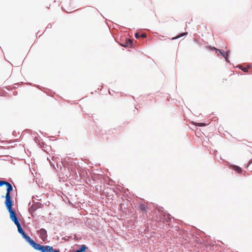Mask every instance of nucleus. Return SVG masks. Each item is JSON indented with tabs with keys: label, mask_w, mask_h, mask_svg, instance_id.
I'll use <instances>...</instances> for the list:
<instances>
[{
	"label": "nucleus",
	"mask_w": 252,
	"mask_h": 252,
	"mask_svg": "<svg viewBox=\"0 0 252 252\" xmlns=\"http://www.w3.org/2000/svg\"><path fill=\"white\" fill-rule=\"evenodd\" d=\"M30 245L36 250L41 252H52L53 248L50 246H42L37 244L33 240L31 243Z\"/></svg>",
	"instance_id": "nucleus-1"
},
{
	"label": "nucleus",
	"mask_w": 252,
	"mask_h": 252,
	"mask_svg": "<svg viewBox=\"0 0 252 252\" xmlns=\"http://www.w3.org/2000/svg\"><path fill=\"white\" fill-rule=\"evenodd\" d=\"M17 227L18 228V231L19 233H20L22 235L23 238H24L26 240V241L30 244L33 240H32L30 236H28L25 233V232L21 227V224H19L18 226H17Z\"/></svg>",
	"instance_id": "nucleus-2"
},
{
	"label": "nucleus",
	"mask_w": 252,
	"mask_h": 252,
	"mask_svg": "<svg viewBox=\"0 0 252 252\" xmlns=\"http://www.w3.org/2000/svg\"><path fill=\"white\" fill-rule=\"evenodd\" d=\"M37 233L43 241H45L47 239V233L46 230L44 228H41L37 231Z\"/></svg>",
	"instance_id": "nucleus-3"
},
{
	"label": "nucleus",
	"mask_w": 252,
	"mask_h": 252,
	"mask_svg": "<svg viewBox=\"0 0 252 252\" xmlns=\"http://www.w3.org/2000/svg\"><path fill=\"white\" fill-rule=\"evenodd\" d=\"M5 203L8 212L13 211L12 210V202L11 200L10 196H5Z\"/></svg>",
	"instance_id": "nucleus-4"
},
{
	"label": "nucleus",
	"mask_w": 252,
	"mask_h": 252,
	"mask_svg": "<svg viewBox=\"0 0 252 252\" xmlns=\"http://www.w3.org/2000/svg\"><path fill=\"white\" fill-rule=\"evenodd\" d=\"M9 212L10 213V219L14 222L16 226H18L19 224H20V222H19L18 219L16 217V213L13 211H11Z\"/></svg>",
	"instance_id": "nucleus-5"
},
{
	"label": "nucleus",
	"mask_w": 252,
	"mask_h": 252,
	"mask_svg": "<svg viewBox=\"0 0 252 252\" xmlns=\"http://www.w3.org/2000/svg\"><path fill=\"white\" fill-rule=\"evenodd\" d=\"M4 185H6L7 187V192L5 196H10V192L13 189L12 185L6 181L5 182Z\"/></svg>",
	"instance_id": "nucleus-6"
},
{
	"label": "nucleus",
	"mask_w": 252,
	"mask_h": 252,
	"mask_svg": "<svg viewBox=\"0 0 252 252\" xmlns=\"http://www.w3.org/2000/svg\"><path fill=\"white\" fill-rule=\"evenodd\" d=\"M220 53L221 54V55L225 58V61L227 62H229V61H228V56L229 55V54L230 53V52L229 51L226 52H221V50H218Z\"/></svg>",
	"instance_id": "nucleus-7"
},
{
	"label": "nucleus",
	"mask_w": 252,
	"mask_h": 252,
	"mask_svg": "<svg viewBox=\"0 0 252 252\" xmlns=\"http://www.w3.org/2000/svg\"><path fill=\"white\" fill-rule=\"evenodd\" d=\"M238 67L242 69L243 71H244L245 72H248V69L250 68L251 65H248L247 67H243L242 65H239Z\"/></svg>",
	"instance_id": "nucleus-8"
},
{
	"label": "nucleus",
	"mask_w": 252,
	"mask_h": 252,
	"mask_svg": "<svg viewBox=\"0 0 252 252\" xmlns=\"http://www.w3.org/2000/svg\"><path fill=\"white\" fill-rule=\"evenodd\" d=\"M86 249V246L85 245H82L81 246L80 249L78 250L80 252H83L85 251Z\"/></svg>",
	"instance_id": "nucleus-9"
},
{
	"label": "nucleus",
	"mask_w": 252,
	"mask_h": 252,
	"mask_svg": "<svg viewBox=\"0 0 252 252\" xmlns=\"http://www.w3.org/2000/svg\"><path fill=\"white\" fill-rule=\"evenodd\" d=\"M233 169L236 171L237 172H239V173H240L242 171V169L240 167H239V166H233Z\"/></svg>",
	"instance_id": "nucleus-10"
},
{
	"label": "nucleus",
	"mask_w": 252,
	"mask_h": 252,
	"mask_svg": "<svg viewBox=\"0 0 252 252\" xmlns=\"http://www.w3.org/2000/svg\"><path fill=\"white\" fill-rule=\"evenodd\" d=\"M5 182L6 181H5L0 180V187L2 186L3 185H4V184H5Z\"/></svg>",
	"instance_id": "nucleus-11"
},
{
	"label": "nucleus",
	"mask_w": 252,
	"mask_h": 252,
	"mask_svg": "<svg viewBox=\"0 0 252 252\" xmlns=\"http://www.w3.org/2000/svg\"><path fill=\"white\" fill-rule=\"evenodd\" d=\"M135 37L136 38H139L140 37V35L138 33H136L135 34Z\"/></svg>",
	"instance_id": "nucleus-12"
},
{
	"label": "nucleus",
	"mask_w": 252,
	"mask_h": 252,
	"mask_svg": "<svg viewBox=\"0 0 252 252\" xmlns=\"http://www.w3.org/2000/svg\"><path fill=\"white\" fill-rule=\"evenodd\" d=\"M60 252V251L59 250H57L53 249V252Z\"/></svg>",
	"instance_id": "nucleus-13"
},
{
	"label": "nucleus",
	"mask_w": 252,
	"mask_h": 252,
	"mask_svg": "<svg viewBox=\"0 0 252 252\" xmlns=\"http://www.w3.org/2000/svg\"><path fill=\"white\" fill-rule=\"evenodd\" d=\"M140 37H146V34H142L140 35Z\"/></svg>",
	"instance_id": "nucleus-14"
},
{
	"label": "nucleus",
	"mask_w": 252,
	"mask_h": 252,
	"mask_svg": "<svg viewBox=\"0 0 252 252\" xmlns=\"http://www.w3.org/2000/svg\"><path fill=\"white\" fill-rule=\"evenodd\" d=\"M187 34V32L184 33H183V34H181V35L180 36H179V37H181V36H182L183 35H185V34Z\"/></svg>",
	"instance_id": "nucleus-15"
},
{
	"label": "nucleus",
	"mask_w": 252,
	"mask_h": 252,
	"mask_svg": "<svg viewBox=\"0 0 252 252\" xmlns=\"http://www.w3.org/2000/svg\"><path fill=\"white\" fill-rule=\"evenodd\" d=\"M141 209H144V206H141Z\"/></svg>",
	"instance_id": "nucleus-16"
}]
</instances>
